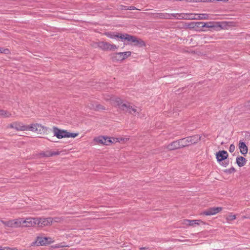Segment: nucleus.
Returning <instances> with one entry per match:
<instances>
[{
    "mask_svg": "<svg viewBox=\"0 0 250 250\" xmlns=\"http://www.w3.org/2000/svg\"><path fill=\"white\" fill-rule=\"evenodd\" d=\"M117 107L124 112L133 115L139 114L141 109L131 103L124 101L122 99Z\"/></svg>",
    "mask_w": 250,
    "mask_h": 250,
    "instance_id": "f257e3e1",
    "label": "nucleus"
},
{
    "mask_svg": "<svg viewBox=\"0 0 250 250\" xmlns=\"http://www.w3.org/2000/svg\"><path fill=\"white\" fill-rule=\"evenodd\" d=\"M161 18L167 19L191 20L193 18L192 13L160 14Z\"/></svg>",
    "mask_w": 250,
    "mask_h": 250,
    "instance_id": "f03ea898",
    "label": "nucleus"
},
{
    "mask_svg": "<svg viewBox=\"0 0 250 250\" xmlns=\"http://www.w3.org/2000/svg\"><path fill=\"white\" fill-rule=\"evenodd\" d=\"M60 221V219L58 218H52L50 217L48 218H35V227H38L40 228H43L45 226H50L53 222H58Z\"/></svg>",
    "mask_w": 250,
    "mask_h": 250,
    "instance_id": "7ed1b4c3",
    "label": "nucleus"
},
{
    "mask_svg": "<svg viewBox=\"0 0 250 250\" xmlns=\"http://www.w3.org/2000/svg\"><path fill=\"white\" fill-rule=\"evenodd\" d=\"M54 136L58 139H61L63 138H75L78 135L77 133H70L65 130L60 129L56 126L53 127Z\"/></svg>",
    "mask_w": 250,
    "mask_h": 250,
    "instance_id": "20e7f679",
    "label": "nucleus"
},
{
    "mask_svg": "<svg viewBox=\"0 0 250 250\" xmlns=\"http://www.w3.org/2000/svg\"><path fill=\"white\" fill-rule=\"evenodd\" d=\"M26 131H31L36 132L38 134H44L47 130V128L40 124H31L26 125Z\"/></svg>",
    "mask_w": 250,
    "mask_h": 250,
    "instance_id": "39448f33",
    "label": "nucleus"
},
{
    "mask_svg": "<svg viewBox=\"0 0 250 250\" xmlns=\"http://www.w3.org/2000/svg\"><path fill=\"white\" fill-rule=\"evenodd\" d=\"M116 140L113 139V138H111L107 136H100L98 137H95L93 141L98 145L110 146L114 144V141Z\"/></svg>",
    "mask_w": 250,
    "mask_h": 250,
    "instance_id": "423d86ee",
    "label": "nucleus"
},
{
    "mask_svg": "<svg viewBox=\"0 0 250 250\" xmlns=\"http://www.w3.org/2000/svg\"><path fill=\"white\" fill-rule=\"evenodd\" d=\"M201 139L199 135H194L180 139L182 147L197 143Z\"/></svg>",
    "mask_w": 250,
    "mask_h": 250,
    "instance_id": "0eeeda50",
    "label": "nucleus"
},
{
    "mask_svg": "<svg viewBox=\"0 0 250 250\" xmlns=\"http://www.w3.org/2000/svg\"><path fill=\"white\" fill-rule=\"evenodd\" d=\"M54 242V240L50 237L37 236L35 243L32 244V246H45L53 243Z\"/></svg>",
    "mask_w": 250,
    "mask_h": 250,
    "instance_id": "6e6552de",
    "label": "nucleus"
},
{
    "mask_svg": "<svg viewBox=\"0 0 250 250\" xmlns=\"http://www.w3.org/2000/svg\"><path fill=\"white\" fill-rule=\"evenodd\" d=\"M131 55V52L130 51L115 53L112 55V60L114 62H121L130 56Z\"/></svg>",
    "mask_w": 250,
    "mask_h": 250,
    "instance_id": "1a4fd4ad",
    "label": "nucleus"
},
{
    "mask_svg": "<svg viewBox=\"0 0 250 250\" xmlns=\"http://www.w3.org/2000/svg\"><path fill=\"white\" fill-rule=\"evenodd\" d=\"M104 99L105 101L109 102L111 105L117 107L121 98L112 95L104 94Z\"/></svg>",
    "mask_w": 250,
    "mask_h": 250,
    "instance_id": "9d476101",
    "label": "nucleus"
},
{
    "mask_svg": "<svg viewBox=\"0 0 250 250\" xmlns=\"http://www.w3.org/2000/svg\"><path fill=\"white\" fill-rule=\"evenodd\" d=\"M222 23L220 22H215L213 21L208 22H199V27L213 28L218 30L223 28Z\"/></svg>",
    "mask_w": 250,
    "mask_h": 250,
    "instance_id": "9b49d317",
    "label": "nucleus"
},
{
    "mask_svg": "<svg viewBox=\"0 0 250 250\" xmlns=\"http://www.w3.org/2000/svg\"><path fill=\"white\" fill-rule=\"evenodd\" d=\"M5 226L10 228H18L21 227V218L19 217L7 221H1Z\"/></svg>",
    "mask_w": 250,
    "mask_h": 250,
    "instance_id": "f8f14e48",
    "label": "nucleus"
},
{
    "mask_svg": "<svg viewBox=\"0 0 250 250\" xmlns=\"http://www.w3.org/2000/svg\"><path fill=\"white\" fill-rule=\"evenodd\" d=\"M35 217L21 218V227H34Z\"/></svg>",
    "mask_w": 250,
    "mask_h": 250,
    "instance_id": "ddd939ff",
    "label": "nucleus"
},
{
    "mask_svg": "<svg viewBox=\"0 0 250 250\" xmlns=\"http://www.w3.org/2000/svg\"><path fill=\"white\" fill-rule=\"evenodd\" d=\"M7 127L14 128L17 131H26V125L21 122H15L8 125Z\"/></svg>",
    "mask_w": 250,
    "mask_h": 250,
    "instance_id": "4468645a",
    "label": "nucleus"
},
{
    "mask_svg": "<svg viewBox=\"0 0 250 250\" xmlns=\"http://www.w3.org/2000/svg\"><path fill=\"white\" fill-rule=\"evenodd\" d=\"M222 210V207H212L202 212L200 214L206 216L213 215L219 213Z\"/></svg>",
    "mask_w": 250,
    "mask_h": 250,
    "instance_id": "2eb2a0df",
    "label": "nucleus"
},
{
    "mask_svg": "<svg viewBox=\"0 0 250 250\" xmlns=\"http://www.w3.org/2000/svg\"><path fill=\"white\" fill-rule=\"evenodd\" d=\"M201 223L205 224V222L201 220H188L185 219L183 220V224L187 226L195 227L196 225H199Z\"/></svg>",
    "mask_w": 250,
    "mask_h": 250,
    "instance_id": "dca6fc26",
    "label": "nucleus"
},
{
    "mask_svg": "<svg viewBox=\"0 0 250 250\" xmlns=\"http://www.w3.org/2000/svg\"><path fill=\"white\" fill-rule=\"evenodd\" d=\"M88 107L90 109L95 111H101L106 110V108L105 106L95 102H91L88 104Z\"/></svg>",
    "mask_w": 250,
    "mask_h": 250,
    "instance_id": "f3484780",
    "label": "nucleus"
},
{
    "mask_svg": "<svg viewBox=\"0 0 250 250\" xmlns=\"http://www.w3.org/2000/svg\"><path fill=\"white\" fill-rule=\"evenodd\" d=\"M166 148L169 150L182 148L180 139L172 142L166 146Z\"/></svg>",
    "mask_w": 250,
    "mask_h": 250,
    "instance_id": "a211bd4d",
    "label": "nucleus"
},
{
    "mask_svg": "<svg viewBox=\"0 0 250 250\" xmlns=\"http://www.w3.org/2000/svg\"><path fill=\"white\" fill-rule=\"evenodd\" d=\"M228 156V153L225 150L219 151L216 154V157L218 162H221L227 159Z\"/></svg>",
    "mask_w": 250,
    "mask_h": 250,
    "instance_id": "6ab92c4d",
    "label": "nucleus"
},
{
    "mask_svg": "<svg viewBox=\"0 0 250 250\" xmlns=\"http://www.w3.org/2000/svg\"><path fill=\"white\" fill-rule=\"evenodd\" d=\"M239 148L240 149V152L243 154L246 155L248 153V147L245 144V143L243 142H240L239 143Z\"/></svg>",
    "mask_w": 250,
    "mask_h": 250,
    "instance_id": "aec40b11",
    "label": "nucleus"
},
{
    "mask_svg": "<svg viewBox=\"0 0 250 250\" xmlns=\"http://www.w3.org/2000/svg\"><path fill=\"white\" fill-rule=\"evenodd\" d=\"M192 15L193 16L192 20H207L208 19V15L207 14H192Z\"/></svg>",
    "mask_w": 250,
    "mask_h": 250,
    "instance_id": "412c9836",
    "label": "nucleus"
},
{
    "mask_svg": "<svg viewBox=\"0 0 250 250\" xmlns=\"http://www.w3.org/2000/svg\"><path fill=\"white\" fill-rule=\"evenodd\" d=\"M132 42L134 43V45L138 46L139 47L145 46L146 45L144 41H143L142 40L140 39L137 38L136 37H134Z\"/></svg>",
    "mask_w": 250,
    "mask_h": 250,
    "instance_id": "4be33fe9",
    "label": "nucleus"
},
{
    "mask_svg": "<svg viewBox=\"0 0 250 250\" xmlns=\"http://www.w3.org/2000/svg\"><path fill=\"white\" fill-rule=\"evenodd\" d=\"M109 43L104 42H101L97 43V46L103 50H109Z\"/></svg>",
    "mask_w": 250,
    "mask_h": 250,
    "instance_id": "5701e85b",
    "label": "nucleus"
},
{
    "mask_svg": "<svg viewBox=\"0 0 250 250\" xmlns=\"http://www.w3.org/2000/svg\"><path fill=\"white\" fill-rule=\"evenodd\" d=\"M134 37L135 36H131V35H130L127 34H121L119 36V38H120L122 40L124 39V40H127L129 42H132Z\"/></svg>",
    "mask_w": 250,
    "mask_h": 250,
    "instance_id": "b1692460",
    "label": "nucleus"
},
{
    "mask_svg": "<svg viewBox=\"0 0 250 250\" xmlns=\"http://www.w3.org/2000/svg\"><path fill=\"white\" fill-rule=\"evenodd\" d=\"M236 163L239 167H242L246 164V160L242 156L238 157L236 159Z\"/></svg>",
    "mask_w": 250,
    "mask_h": 250,
    "instance_id": "393cba45",
    "label": "nucleus"
},
{
    "mask_svg": "<svg viewBox=\"0 0 250 250\" xmlns=\"http://www.w3.org/2000/svg\"><path fill=\"white\" fill-rule=\"evenodd\" d=\"M185 27L187 28H194L199 27V22H190L187 23L185 25Z\"/></svg>",
    "mask_w": 250,
    "mask_h": 250,
    "instance_id": "a878e982",
    "label": "nucleus"
},
{
    "mask_svg": "<svg viewBox=\"0 0 250 250\" xmlns=\"http://www.w3.org/2000/svg\"><path fill=\"white\" fill-rule=\"evenodd\" d=\"M121 34H117L112 32H106L104 33V35L107 37L111 39H115L116 38H119Z\"/></svg>",
    "mask_w": 250,
    "mask_h": 250,
    "instance_id": "bb28decb",
    "label": "nucleus"
},
{
    "mask_svg": "<svg viewBox=\"0 0 250 250\" xmlns=\"http://www.w3.org/2000/svg\"><path fill=\"white\" fill-rule=\"evenodd\" d=\"M0 116L4 118H9L12 116V115L7 111L0 110Z\"/></svg>",
    "mask_w": 250,
    "mask_h": 250,
    "instance_id": "cd10ccee",
    "label": "nucleus"
},
{
    "mask_svg": "<svg viewBox=\"0 0 250 250\" xmlns=\"http://www.w3.org/2000/svg\"><path fill=\"white\" fill-rule=\"evenodd\" d=\"M69 247V246L65 245L64 242L57 244L52 246V248L53 249H58V248H64V247Z\"/></svg>",
    "mask_w": 250,
    "mask_h": 250,
    "instance_id": "c85d7f7f",
    "label": "nucleus"
},
{
    "mask_svg": "<svg viewBox=\"0 0 250 250\" xmlns=\"http://www.w3.org/2000/svg\"><path fill=\"white\" fill-rule=\"evenodd\" d=\"M236 219V215L233 213H230L227 217L226 220L228 221H232Z\"/></svg>",
    "mask_w": 250,
    "mask_h": 250,
    "instance_id": "c756f323",
    "label": "nucleus"
},
{
    "mask_svg": "<svg viewBox=\"0 0 250 250\" xmlns=\"http://www.w3.org/2000/svg\"><path fill=\"white\" fill-rule=\"evenodd\" d=\"M113 139L116 140V141H114V143L117 142H121L122 141H125L128 140V138H113Z\"/></svg>",
    "mask_w": 250,
    "mask_h": 250,
    "instance_id": "7c9ffc66",
    "label": "nucleus"
},
{
    "mask_svg": "<svg viewBox=\"0 0 250 250\" xmlns=\"http://www.w3.org/2000/svg\"><path fill=\"white\" fill-rule=\"evenodd\" d=\"M109 50H115L117 49V46L115 44H111L109 43Z\"/></svg>",
    "mask_w": 250,
    "mask_h": 250,
    "instance_id": "2f4dec72",
    "label": "nucleus"
},
{
    "mask_svg": "<svg viewBox=\"0 0 250 250\" xmlns=\"http://www.w3.org/2000/svg\"><path fill=\"white\" fill-rule=\"evenodd\" d=\"M60 154V152L59 151H56V152H51L49 153L48 155H47V156H52L54 155H58Z\"/></svg>",
    "mask_w": 250,
    "mask_h": 250,
    "instance_id": "473e14b6",
    "label": "nucleus"
},
{
    "mask_svg": "<svg viewBox=\"0 0 250 250\" xmlns=\"http://www.w3.org/2000/svg\"><path fill=\"white\" fill-rule=\"evenodd\" d=\"M235 149V146L233 144H231L229 146V151L230 152L232 153L234 151Z\"/></svg>",
    "mask_w": 250,
    "mask_h": 250,
    "instance_id": "72a5a7b5",
    "label": "nucleus"
},
{
    "mask_svg": "<svg viewBox=\"0 0 250 250\" xmlns=\"http://www.w3.org/2000/svg\"><path fill=\"white\" fill-rule=\"evenodd\" d=\"M235 169L234 167H231V168L230 169H226L225 170V172H227V173H232V172H235Z\"/></svg>",
    "mask_w": 250,
    "mask_h": 250,
    "instance_id": "f704fd0d",
    "label": "nucleus"
},
{
    "mask_svg": "<svg viewBox=\"0 0 250 250\" xmlns=\"http://www.w3.org/2000/svg\"><path fill=\"white\" fill-rule=\"evenodd\" d=\"M0 52L8 54L9 53V50L7 49H3L0 47Z\"/></svg>",
    "mask_w": 250,
    "mask_h": 250,
    "instance_id": "c9c22d12",
    "label": "nucleus"
},
{
    "mask_svg": "<svg viewBox=\"0 0 250 250\" xmlns=\"http://www.w3.org/2000/svg\"><path fill=\"white\" fill-rule=\"evenodd\" d=\"M3 250H17L15 248H11L9 247H3Z\"/></svg>",
    "mask_w": 250,
    "mask_h": 250,
    "instance_id": "e433bc0d",
    "label": "nucleus"
},
{
    "mask_svg": "<svg viewBox=\"0 0 250 250\" xmlns=\"http://www.w3.org/2000/svg\"><path fill=\"white\" fill-rule=\"evenodd\" d=\"M246 106H250V100L246 103Z\"/></svg>",
    "mask_w": 250,
    "mask_h": 250,
    "instance_id": "4c0bfd02",
    "label": "nucleus"
},
{
    "mask_svg": "<svg viewBox=\"0 0 250 250\" xmlns=\"http://www.w3.org/2000/svg\"><path fill=\"white\" fill-rule=\"evenodd\" d=\"M127 9H129V10H135V9H136V8L135 7H134V6H130Z\"/></svg>",
    "mask_w": 250,
    "mask_h": 250,
    "instance_id": "58836bf2",
    "label": "nucleus"
},
{
    "mask_svg": "<svg viewBox=\"0 0 250 250\" xmlns=\"http://www.w3.org/2000/svg\"><path fill=\"white\" fill-rule=\"evenodd\" d=\"M202 0H193V2H201Z\"/></svg>",
    "mask_w": 250,
    "mask_h": 250,
    "instance_id": "ea45409f",
    "label": "nucleus"
},
{
    "mask_svg": "<svg viewBox=\"0 0 250 250\" xmlns=\"http://www.w3.org/2000/svg\"><path fill=\"white\" fill-rule=\"evenodd\" d=\"M186 0L188 2H193V0Z\"/></svg>",
    "mask_w": 250,
    "mask_h": 250,
    "instance_id": "a19ab883",
    "label": "nucleus"
},
{
    "mask_svg": "<svg viewBox=\"0 0 250 250\" xmlns=\"http://www.w3.org/2000/svg\"><path fill=\"white\" fill-rule=\"evenodd\" d=\"M217 1H228V0H217Z\"/></svg>",
    "mask_w": 250,
    "mask_h": 250,
    "instance_id": "79ce46f5",
    "label": "nucleus"
},
{
    "mask_svg": "<svg viewBox=\"0 0 250 250\" xmlns=\"http://www.w3.org/2000/svg\"><path fill=\"white\" fill-rule=\"evenodd\" d=\"M0 250H3V248L0 246Z\"/></svg>",
    "mask_w": 250,
    "mask_h": 250,
    "instance_id": "37998d69",
    "label": "nucleus"
},
{
    "mask_svg": "<svg viewBox=\"0 0 250 250\" xmlns=\"http://www.w3.org/2000/svg\"><path fill=\"white\" fill-rule=\"evenodd\" d=\"M202 1H208V0H202Z\"/></svg>",
    "mask_w": 250,
    "mask_h": 250,
    "instance_id": "c03bdc74",
    "label": "nucleus"
}]
</instances>
